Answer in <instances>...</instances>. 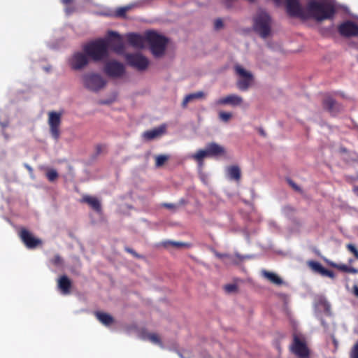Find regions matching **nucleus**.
Masks as SVG:
<instances>
[{
  "instance_id": "nucleus-1",
  "label": "nucleus",
  "mask_w": 358,
  "mask_h": 358,
  "mask_svg": "<svg viewBox=\"0 0 358 358\" xmlns=\"http://www.w3.org/2000/svg\"><path fill=\"white\" fill-rule=\"evenodd\" d=\"M285 8L290 17L317 22L334 19L336 13L334 3L327 0H309L305 7L299 0H285Z\"/></svg>"
},
{
  "instance_id": "nucleus-2",
  "label": "nucleus",
  "mask_w": 358,
  "mask_h": 358,
  "mask_svg": "<svg viewBox=\"0 0 358 358\" xmlns=\"http://www.w3.org/2000/svg\"><path fill=\"white\" fill-rule=\"evenodd\" d=\"M84 52L94 62H100L108 57L107 43L103 38H99L84 45Z\"/></svg>"
},
{
  "instance_id": "nucleus-3",
  "label": "nucleus",
  "mask_w": 358,
  "mask_h": 358,
  "mask_svg": "<svg viewBox=\"0 0 358 358\" xmlns=\"http://www.w3.org/2000/svg\"><path fill=\"white\" fill-rule=\"evenodd\" d=\"M145 40L155 57H159L164 54L169 42L168 38L159 34L155 31H148L145 32Z\"/></svg>"
},
{
  "instance_id": "nucleus-4",
  "label": "nucleus",
  "mask_w": 358,
  "mask_h": 358,
  "mask_svg": "<svg viewBox=\"0 0 358 358\" xmlns=\"http://www.w3.org/2000/svg\"><path fill=\"white\" fill-rule=\"evenodd\" d=\"M224 148L216 143L207 144L205 150H199L196 153L191 155V158L195 160L199 166L203 165V159L207 157H217L224 155Z\"/></svg>"
},
{
  "instance_id": "nucleus-5",
  "label": "nucleus",
  "mask_w": 358,
  "mask_h": 358,
  "mask_svg": "<svg viewBox=\"0 0 358 358\" xmlns=\"http://www.w3.org/2000/svg\"><path fill=\"white\" fill-rule=\"evenodd\" d=\"M254 29L261 37H268L271 32V17L264 10H259L254 19Z\"/></svg>"
},
{
  "instance_id": "nucleus-6",
  "label": "nucleus",
  "mask_w": 358,
  "mask_h": 358,
  "mask_svg": "<svg viewBox=\"0 0 358 358\" xmlns=\"http://www.w3.org/2000/svg\"><path fill=\"white\" fill-rule=\"evenodd\" d=\"M291 350L298 358H309L310 350L305 338L301 335L294 334Z\"/></svg>"
},
{
  "instance_id": "nucleus-7",
  "label": "nucleus",
  "mask_w": 358,
  "mask_h": 358,
  "mask_svg": "<svg viewBox=\"0 0 358 358\" xmlns=\"http://www.w3.org/2000/svg\"><path fill=\"white\" fill-rule=\"evenodd\" d=\"M234 71L236 74L241 78L237 81V87L241 91L248 90L253 80L252 74L250 71H246L240 64L234 65Z\"/></svg>"
},
{
  "instance_id": "nucleus-8",
  "label": "nucleus",
  "mask_w": 358,
  "mask_h": 358,
  "mask_svg": "<svg viewBox=\"0 0 358 358\" xmlns=\"http://www.w3.org/2000/svg\"><path fill=\"white\" fill-rule=\"evenodd\" d=\"M84 86L93 92H97L106 85V80L97 73H87L83 76Z\"/></svg>"
},
{
  "instance_id": "nucleus-9",
  "label": "nucleus",
  "mask_w": 358,
  "mask_h": 358,
  "mask_svg": "<svg viewBox=\"0 0 358 358\" xmlns=\"http://www.w3.org/2000/svg\"><path fill=\"white\" fill-rule=\"evenodd\" d=\"M107 43V51L110 48L115 52L121 55L124 52V45L122 36L114 31L108 32L107 38H105Z\"/></svg>"
},
{
  "instance_id": "nucleus-10",
  "label": "nucleus",
  "mask_w": 358,
  "mask_h": 358,
  "mask_svg": "<svg viewBox=\"0 0 358 358\" xmlns=\"http://www.w3.org/2000/svg\"><path fill=\"white\" fill-rule=\"evenodd\" d=\"M127 64L139 71H145L149 66L148 59L141 53H128L125 55Z\"/></svg>"
},
{
  "instance_id": "nucleus-11",
  "label": "nucleus",
  "mask_w": 358,
  "mask_h": 358,
  "mask_svg": "<svg viewBox=\"0 0 358 358\" xmlns=\"http://www.w3.org/2000/svg\"><path fill=\"white\" fill-rule=\"evenodd\" d=\"M62 113L60 112L50 111L48 113V125L52 138L57 141L60 136L59 127L62 122Z\"/></svg>"
},
{
  "instance_id": "nucleus-12",
  "label": "nucleus",
  "mask_w": 358,
  "mask_h": 358,
  "mask_svg": "<svg viewBox=\"0 0 358 358\" xmlns=\"http://www.w3.org/2000/svg\"><path fill=\"white\" fill-rule=\"evenodd\" d=\"M105 73L111 78H120L125 73V67L123 64L116 60H111L104 65Z\"/></svg>"
},
{
  "instance_id": "nucleus-13",
  "label": "nucleus",
  "mask_w": 358,
  "mask_h": 358,
  "mask_svg": "<svg viewBox=\"0 0 358 358\" xmlns=\"http://www.w3.org/2000/svg\"><path fill=\"white\" fill-rule=\"evenodd\" d=\"M19 236L28 249H34L42 245V241L34 237V235L25 228L20 229Z\"/></svg>"
},
{
  "instance_id": "nucleus-14",
  "label": "nucleus",
  "mask_w": 358,
  "mask_h": 358,
  "mask_svg": "<svg viewBox=\"0 0 358 358\" xmlns=\"http://www.w3.org/2000/svg\"><path fill=\"white\" fill-rule=\"evenodd\" d=\"M88 56L84 52H75L69 59V65L73 70H80L88 64Z\"/></svg>"
},
{
  "instance_id": "nucleus-15",
  "label": "nucleus",
  "mask_w": 358,
  "mask_h": 358,
  "mask_svg": "<svg viewBox=\"0 0 358 358\" xmlns=\"http://www.w3.org/2000/svg\"><path fill=\"white\" fill-rule=\"evenodd\" d=\"M338 32L345 37L356 36L358 35V25L351 21H347L338 27Z\"/></svg>"
},
{
  "instance_id": "nucleus-16",
  "label": "nucleus",
  "mask_w": 358,
  "mask_h": 358,
  "mask_svg": "<svg viewBox=\"0 0 358 358\" xmlns=\"http://www.w3.org/2000/svg\"><path fill=\"white\" fill-rule=\"evenodd\" d=\"M243 101V98L237 94H231L215 101L217 106L229 105L232 107L239 106Z\"/></svg>"
},
{
  "instance_id": "nucleus-17",
  "label": "nucleus",
  "mask_w": 358,
  "mask_h": 358,
  "mask_svg": "<svg viewBox=\"0 0 358 358\" xmlns=\"http://www.w3.org/2000/svg\"><path fill=\"white\" fill-rule=\"evenodd\" d=\"M322 106L325 110L333 115H336L342 110L341 106L330 96L323 99Z\"/></svg>"
},
{
  "instance_id": "nucleus-18",
  "label": "nucleus",
  "mask_w": 358,
  "mask_h": 358,
  "mask_svg": "<svg viewBox=\"0 0 358 358\" xmlns=\"http://www.w3.org/2000/svg\"><path fill=\"white\" fill-rule=\"evenodd\" d=\"M72 282L69 277L64 275L57 280V288L63 295H69L71 292Z\"/></svg>"
},
{
  "instance_id": "nucleus-19",
  "label": "nucleus",
  "mask_w": 358,
  "mask_h": 358,
  "mask_svg": "<svg viewBox=\"0 0 358 358\" xmlns=\"http://www.w3.org/2000/svg\"><path fill=\"white\" fill-rule=\"evenodd\" d=\"M127 38L131 45L138 48H143L146 42L145 34L143 36L138 34L131 33L127 35Z\"/></svg>"
},
{
  "instance_id": "nucleus-20",
  "label": "nucleus",
  "mask_w": 358,
  "mask_h": 358,
  "mask_svg": "<svg viewBox=\"0 0 358 358\" xmlns=\"http://www.w3.org/2000/svg\"><path fill=\"white\" fill-rule=\"evenodd\" d=\"M81 203H87L97 213L101 212V205L99 200L90 195H84L80 199Z\"/></svg>"
},
{
  "instance_id": "nucleus-21",
  "label": "nucleus",
  "mask_w": 358,
  "mask_h": 358,
  "mask_svg": "<svg viewBox=\"0 0 358 358\" xmlns=\"http://www.w3.org/2000/svg\"><path fill=\"white\" fill-rule=\"evenodd\" d=\"M165 126H160L157 128L145 131L143 134V136L145 139L150 141L161 136L163 134L165 133Z\"/></svg>"
},
{
  "instance_id": "nucleus-22",
  "label": "nucleus",
  "mask_w": 358,
  "mask_h": 358,
  "mask_svg": "<svg viewBox=\"0 0 358 358\" xmlns=\"http://www.w3.org/2000/svg\"><path fill=\"white\" fill-rule=\"evenodd\" d=\"M94 315L96 319L103 325L110 326L114 322V318L108 313L101 311H96Z\"/></svg>"
},
{
  "instance_id": "nucleus-23",
  "label": "nucleus",
  "mask_w": 358,
  "mask_h": 358,
  "mask_svg": "<svg viewBox=\"0 0 358 358\" xmlns=\"http://www.w3.org/2000/svg\"><path fill=\"white\" fill-rule=\"evenodd\" d=\"M227 174L229 179L236 181H239L241 177V173L240 168L236 166H230L227 168Z\"/></svg>"
},
{
  "instance_id": "nucleus-24",
  "label": "nucleus",
  "mask_w": 358,
  "mask_h": 358,
  "mask_svg": "<svg viewBox=\"0 0 358 358\" xmlns=\"http://www.w3.org/2000/svg\"><path fill=\"white\" fill-rule=\"evenodd\" d=\"M329 265L333 268H335L340 271L344 272V273H353V274H357L358 273V269L354 267L349 266L345 264H336L333 262H329Z\"/></svg>"
},
{
  "instance_id": "nucleus-25",
  "label": "nucleus",
  "mask_w": 358,
  "mask_h": 358,
  "mask_svg": "<svg viewBox=\"0 0 358 358\" xmlns=\"http://www.w3.org/2000/svg\"><path fill=\"white\" fill-rule=\"evenodd\" d=\"M204 97H205V94L201 91L189 94L186 95L185 97L184 98V99L182 102V106L183 108H185L187 106L188 103L193 101L195 99H203Z\"/></svg>"
},
{
  "instance_id": "nucleus-26",
  "label": "nucleus",
  "mask_w": 358,
  "mask_h": 358,
  "mask_svg": "<svg viewBox=\"0 0 358 358\" xmlns=\"http://www.w3.org/2000/svg\"><path fill=\"white\" fill-rule=\"evenodd\" d=\"M262 273L264 277L268 279L273 284L280 285L283 283L282 280L277 274L274 273L267 271H263Z\"/></svg>"
},
{
  "instance_id": "nucleus-27",
  "label": "nucleus",
  "mask_w": 358,
  "mask_h": 358,
  "mask_svg": "<svg viewBox=\"0 0 358 358\" xmlns=\"http://www.w3.org/2000/svg\"><path fill=\"white\" fill-rule=\"evenodd\" d=\"M146 338L152 343L162 346V343L159 336L156 334H147Z\"/></svg>"
},
{
  "instance_id": "nucleus-28",
  "label": "nucleus",
  "mask_w": 358,
  "mask_h": 358,
  "mask_svg": "<svg viewBox=\"0 0 358 358\" xmlns=\"http://www.w3.org/2000/svg\"><path fill=\"white\" fill-rule=\"evenodd\" d=\"M46 177L50 182H54L58 178L59 175L56 170L50 169L47 171Z\"/></svg>"
},
{
  "instance_id": "nucleus-29",
  "label": "nucleus",
  "mask_w": 358,
  "mask_h": 358,
  "mask_svg": "<svg viewBox=\"0 0 358 358\" xmlns=\"http://www.w3.org/2000/svg\"><path fill=\"white\" fill-rule=\"evenodd\" d=\"M169 159V157L164 155H157L155 157V166L160 167Z\"/></svg>"
},
{
  "instance_id": "nucleus-30",
  "label": "nucleus",
  "mask_w": 358,
  "mask_h": 358,
  "mask_svg": "<svg viewBox=\"0 0 358 358\" xmlns=\"http://www.w3.org/2000/svg\"><path fill=\"white\" fill-rule=\"evenodd\" d=\"M218 117L221 121L224 122H228L232 117V113L229 112L220 111L218 113Z\"/></svg>"
},
{
  "instance_id": "nucleus-31",
  "label": "nucleus",
  "mask_w": 358,
  "mask_h": 358,
  "mask_svg": "<svg viewBox=\"0 0 358 358\" xmlns=\"http://www.w3.org/2000/svg\"><path fill=\"white\" fill-rule=\"evenodd\" d=\"M310 268L315 272L320 273L323 266L317 262L311 261L308 263Z\"/></svg>"
},
{
  "instance_id": "nucleus-32",
  "label": "nucleus",
  "mask_w": 358,
  "mask_h": 358,
  "mask_svg": "<svg viewBox=\"0 0 358 358\" xmlns=\"http://www.w3.org/2000/svg\"><path fill=\"white\" fill-rule=\"evenodd\" d=\"M310 268L315 272L320 273L323 266L317 262L311 261L308 263Z\"/></svg>"
},
{
  "instance_id": "nucleus-33",
  "label": "nucleus",
  "mask_w": 358,
  "mask_h": 358,
  "mask_svg": "<svg viewBox=\"0 0 358 358\" xmlns=\"http://www.w3.org/2000/svg\"><path fill=\"white\" fill-rule=\"evenodd\" d=\"M347 249L352 252L355 257L358 259V249L352 243H349L346 245Z\"/></svg>"
},
{
  "instance_id": "nucleus-34",
  "label": "nucleus",
  "mask_w": 358,
  "mask_h": 358,
  "mask_svg": "<svg viewBox=\"0 0 358 358\" xmlns=\"http://www.w3.org/2000/svg\"><path fill=\"white\" fill-rule=\"evenodd\" d=\"M350 358H358V341L356 342V343L352 347L350 353Z\"/></svg>"
},
{
  "instance_id": "nucleus-35",
  "label": "nucleus",
  "mask_w": 358,
  "mask_h": 358,
  "mask_svg": "<svg viewBox=\"0 0 358 358\" xmlns=\"http://www.w3.org/2000/svg\"><path fill=\"white\" fill-rule=\"evenodd\" d=\"M106 149V145L103 144H97L95 145L96 155H99L104 152Z\"/></svg>"
},
{
  "instance_id": "nucleus-36",
  "label": "nucleus",
  "mask_w": 358,
  "mask_h": 358,
  "mask_svg": "<svg viewBox=\"0 0 358 358\" xmlns=\"http://www.w3.org/2000/svg\"><path fill=\"white\" fill-rule=\"evenodd\" d=\"M62 259L59 255H56L51 259V262L55 266H60L62 264Z\"/></svg>"
},
{
  "instance_id": "nucleus-37",
  "label": "nucleus",
  "mask_w": 358,
  "mask_h": 358,
  "mask_svg": "<svg viewBox=\"0 0 358 358\" xmlns=\"http://www.w3.org/2000/svg\"><path fill=\"white\" fill-rule=\"evenodd\" d=\"M224 289L227 292H233L237 289V286L235 284H227L224 286Z\"/></svg>"
},
{
  "instance_id": "nucleus-38",
  "label": "nucleus",
  "mask_w": 358,
  "mask_h": 358,
  "mask_svg": "<svg viewBox=\"0 0 358 358\" xmlns=\"http://www.w3.org/2000/svg\"><path fill=\"white\" fill-rule=\"evenodd\" d=\"M129 8L127 7H122L117 9V15L119 17H124L126 15L127 11L128 10Z\"/></svg>"
},
{
  "instance_id": "nucleus-39",
  "label": "nucleus",
  "mask_w": 358,
  "mask_h": 358,
  "mask_svg": "<svg viewBox=\"0 0 358 358\" xmlns=\"http://www.w3.org/2000/svg\"><path fill=\"white\" fill-rule=\"evenodd\" d=\"M223 26H224V24H223L222 19L218 18L215 20L214 27H215V29H217V30L220 29L221 28L223 27Z\"/></svg>"
},
{
  "instance_id": "nucleus-40",
  "label": "nucleus",
  "mask_w": 358,
  "mask_h": 358,
  "mask_svg": "<svg viewBox=\"0 0 358 358\" xmlns=\"http://www.w3.org/2000/svg\"><path fill=\"white\" fill-rule=\"evenodd\" d=\"M287 182L289 183V185L296 191L297 192H301V188L294 182H293L291 179H288L287 180Z\"/></svg>"
},
{
  "instance_id": "nucleus-41",
  "label": "nucleus",
  "mask_w": 358,
  "mask_h": 358,
  "mask_svg": "<svg viewBox=\"0 0 358 358\" xmlns=\"http://www.w3.org/2000/svg\"><path fill=\"white\" fill-rule=\"evenodd\" d=\"M169 244L172 245V246H173V247H176V248H181V247H183V246H185L186 245L184 243L174 242V241H170V242H169Z\"/></svg>"
},
{
  "instance_id": "nucleus-42",
  "label": "nucleus",
  "mask_w": 358,
  "mask_h": 358,
  "mask_svg": "<svg viewBox=\"0 0 358 358\" xmlns=\"http://www.w3.org/2000/svg\"><path fill=\"white\" fill-rule=\"evenodd\" d=\"M162 206L168 209H176V206L173 203H164Z\"/></svg>"
},
{
  "instance_id": "nucleus-43",
  "label": "nucleus",
  "mask_w": 358,
  "mask_h": 358,
  "mask_svg": "<svg viewBox=\"0 0 358 358\" xmlns=\"http://www.w3.org/2000/svg\"><path fill=\"white\" fill-rule=\"evenodd\" d=\"M125 250L129 252V253H131V255H133L134 257H140V256L131 248H125Z\"/></svg>"
},
{
  "instance_id": "nucleus-44",
  "label": "nucleus",
  "mask_w": 358,
  "mask_h": 358,
  "mask_svg": "<svg viewBox=\"0 0 358 358\" xmlns=\"http://www.w3.org/2000/svg\"><path fill=\"white\" fill-rule=\"evenodd\" d=\"M328 271V269L323 267L320 274L323 276H327Z\"/></svg>"
},
{
  "instance_id": "nucleus-45",
  "label": "nucleus",
  "mask_w": 358,
  "mask_h": 358,
  "mask_svg": "<svg viewBox=\"0 0 358 358\" xmlns=\"http://www.w3.org/2000/svg\"><path fill=\"white\" fill-rule=\"evenodd\" d=\"M327 276L330 278H335L334 273L332 271H330V270L328 271Z\"/></svg>"
},
{
  "instance_id": "nucleus-46",
  "label": "nucleus",
  "mask_w": 358,
  "mask_h": 358,
  "mask_svg": "<svg viewBox=\"0 0 358 358\" xmlns=\"http://www.w3.org/2000/svg\"><path fill=\"white\" fill-rule=\"evenodd\" d=\"M353 294L358 297V285L353 286Z\"/></svg>"
},
{
  "instance_id": "nucleus-47",
  "label": "nucleus",
  "mask_w": 358,
  "mask_h": 358,
  "mask_svg": "<svg viewBox=\"0 0 358 358\" xmlns=\"http://www.w3.org/2000/svg\"><path fill=\"white\" fill-rule=\"evenodd\" d=\"M73 0H61L62 3L64 5L70 4L73 2Z\"/></svg>"
},
{
  "instance_id": "nucleus-48",
  "label": "nucleus",
  "mask_w": 358,
  "mask_h": 358,
  "mask_svg": "<svg viewBox=\"0 0 358 358\" xmlns=\"http://www.w3.org/2000/svg\"><path fill=\"white\" fill-rule=\"evenodd\" d=\"M339 152L341 153H346V152H348V150L345 148H344V147H341L339 149Z\"/></svg>"
},
{
  "instance_id": "nucleus-49",
  "label": "nucleus",
  "mask_w": 358,
  "mask_h": 358,
  "mask_svg": "<svg viewBox=\"0 0 358 358\" xmlns=\"http://www.w3.org/2000/svg\"><path fill=\"white\" fill-rule=\"evenodd\" d=\"M179 356L180 357V358H191V356L189 355H188V356H187V357H185V356H183L182 354L179 353Z\"/></svg>"
},
{
  "instance_id": "nucleus-50",
  "label": "nucleus",
  "mask_w": 358,
  "mask_h": 358,
  "mask_svg": "<svg viewBox=\"0 0 358 358\" xmlns=\"http://www.w3.org/2000/svg\"><path fill=\"white\" fill-rule=\"evenodd\" d=\"M259 133H260V134H261L262 136H266V134H265L264 131L262 129H259Z\"/></svg>"
},
{
  "instance_id": "nucleus-51",
  "label": "nucleus",
  "mask_w": 358,
  "mask_h": 358,
  "mask_svg": "<svg viewBox=\"0 0 358 358\" xmlns=\"http://www.w3.org/2000/svg\"><path fill=\"white\" fill-rule=\"evenodd\" d=\"M274 2L277 4V5H279L280 3V1L281 0H273Z\"/></svg>"
},
{
  "instance_id": "nucleus-52",
  "label": "nucleus",
  "mask_w": 358,
  "mask_h": 358,
  "mask_svg": "<svg viewBox=\"0 0 358 358\" xmlns=\"http://www.w3.org/2000/svg\"><path fill=\"white\" fill-rule=\"evenodd\" d=\"M355 192H357V195H358V187H357V188L355 189Z\"/></svg>"
},
{
  "instance_id": "nucleus-53",
  "label": "nucleus",
  "mask_w": 358,
  "mask_h": 358,
  "mask_svg": "<svg viewBox=\"0 0 358 358\" xmlns=\"http://www.w3.org/2000/svg\"><path fill=\"white\" fill-rule=\"evenodd\" d=\"M250 2L252 3L255 1V0H248Z\"/></svg>"
},
{
  "instance_id": "nucleus-54",
  "label": "nucleus",
  "mask_w": 358,
  "mask_h": 358,
  "mask_svg": "<svg viewBox=\"0 0 358 358\" xmlns=\"http://www.w3.org/2000/svg\"><path fill=\"white\" fill-rule=\"evenodd\" d=\"M357 128H358V126H357Z\"/></svg>"
}]
</instances>
